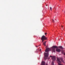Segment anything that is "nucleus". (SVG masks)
I'll use <instances>...</instances> for the list:
<instances>
[{"label": "nucleus", "instance_id": "nucleus-11", "mask_svg": "<svg viewBox=\"0 0 65 65\" xmlns=\"http://www.w3.org/2000/svg\"><path fill=\"white\" fill-rule=\"evenodd\" d=\"M52 65H54V62L53 61L52 62Z\"/></svg>", "mask_w": 65, "mask_h": 65}, {"label": "nucleus", "instance_id": "nucleus-20", "mask_svg": "<svg viewBox=\"0 0 65 65\" xmlns=\"http://www.w3.org/2000/svg\"><path fill=\"white\" fill-rule=\"evenodd\" d=\"M62 28H63V26H61Z\"/></svg>", "mask_w": 65, "mask_h": 65}, {"label": "nucleus", "instance_id": "nucleus-15", "mask_svg": "<svg viewBox=\"0 0 65 65\" xmlns=\"http://www.w3.org/2000/svg\"><path fill=\"white\" fill-rule=\"evenodd\" d=\"M50 57H52H52H53V56H50Z\"/></svg>", "mask_w": 65, "mask_h": 65}, {"label": "nucleus", "instance_id": "nucleus-16", "mask_svg": "<svg viewBox=\"0 0 65 65\" xmlns=\"http://www.w3.org/2000/svg\"><path fill=\"white\" fill-rule=\"evenodd\" d=\"M36 46V47H38V46Z\"/></svg>", "mask_w": 65, "mask_h": 65}, {"label": "nucleus", "instance_id": "nucleus-19", "mask_svg": "<svg viewBox=\"0 0 65 65\" xmlns=\"http://www.w3.org/2000/svg\"><path fill=\"white\" fill-rule=\"evenodd\" d=\"M41 49H40V51H41Z\"/></svg>", "mask_w": 65, "mask_h": 65}, {"label": "nucleus", "instance_id": "nucleus-2", "mask_svg": "<svg viewBox=\"0 0 65 65\" xmlns=\"http://www.w3.org/2000/svg\"><path fill=\"white\" fill-rule=\"evenodd\" d=\"M47 40V37H46L44 36H43L41 38V40H42V42H43L44 40Z\"/></svg>", "mask_w": 65, "mask_h": 65}, {"label": "nucleus", "instance_id": "nucleus-4", "mask_svg": "<svg viewBox=\"0 0 65 65\" xmlns=\"http://www.w3.org/2000/svg\"><path fill=\"white\" fill-rule=\"evenodd\" d=\"M49 53H46L45 52L44 53V59L45 60L46 59H47V58L46 57H47L48 56Z\"/></svg>", "mask_w": 65, "mask_h": 65}, {"label": "nucleus", "instance_id": "nucleus-6", "mask_svg": "<svg viewBox=\"0 0 65 65\" xmlns=\"http://www.w3.org/2000/svg\"><path fill=\"white\" fill-rule=\"evenodd\" d=\"M52 59L53 60V61H55L56 60V56H53L52 57Z\"/></svg>", "mask_w": 65, "mask_h": 65}, {"label": "nucleus", "instance_id": "nucleus-13", "mask_svg": "<svg viewBox=\"0 0 65 65\" xmlns=\"http://www.w3.org/2000/svg\"><path fill=\"white\" fill-rule=\"evenodd\" d=\"M52 7H50V9L51 10H52Z\"/></svg>", "mask_w": 65, "mask_h": 65}, {"label": "nucleus", "instance_id": "nucleus-22", "mask_svg": "<svg viewBox=\"0 0 65 65\" xmlns=\"http://www.w3.org/2000/svg\"><path fill=\"white\" fill-rule=\"evenodd\" d=\"M49 59H50V58H49Z\"/></svg>", "mask_w": 65, "mask_h": 65}, {"label": "nucleus", "instance_id": "nucleus-1", "mask_svg": "<svg viewBox=\"0 0 65 65\" xmlns=\"http://www.w3.org/2000/svg\"><path fill=\"white\" fill-rule=\"evenodd\" d=\"M56 59L57 60L58 62H59V63H61V61H60V60H61V62H64V61H63V58H61V57H56Z\"/></svg>", "mask_w": 65, "mask_h": 65}, {"label": "nucleus", "instance_id": "nucleus-7", "mask_svg": "<svg viewBox=\"0 0 65 65\" xmlns=\"http://www.w3.org/2000/svg\"><path fill=\"white\" fill-rule=\"evenodd\" d=\"M61 50L59 48H57L56 49V51L57 52H61Z\"/></svg>", "mask_w": 65, "mask_h": 65}, {"label": "nucleus", "instance_id": "nucleus-18", "mask_svg": "<svg viewBox=\"0 0 65 65\" xmlns=\"http://www.w3.org/2000/svg\"><path fill=\"white\" fill-rule=\"evenodd\" d=\"M46 65H48V64H47V63L46 64Z\"/></svg>", "mask_w": 65, "mask_h": 65}, {"label": "nucleus", "instance_id": "nucleus-5", "mask_svg": "<svg viewBox=\"0 0 65 65\" xmlns=\"http://www.w3.org/2000/svg\"><path fill=\"white\" fill-rule=\"evenodd\" d=\"M48 46H47L46 47V49L45 50V52H47V53H48V52H49L50 51H51V49H50V48H47Z\"/></svg>", "mask_w": 65, "mask_h": 65}, {"label": "nucleus", "instance_id": "nucleus-21", "mask_svg": "<svg viewBox=\"0 0 65 65\" xmlns=\"http://www.w3.org/2000/svg\"><path fill=\"white\" fill-rule=\"evenodd\" d=\"M46 6H47V5H46Z\"/></svg>", "mask_w": 65, "mask_h": 65}, {"label": "nucleus", "instance_id": "nucleus-12", "mask_svg": "<svg viewBox=\"0 0 65 65\" xmlns=\"http://www.w3.org/2000/svg\"><path fill=\"white\" fill-rule=\"evenodd\" d=\"M57 62L58 63V65H63V64H61V63H59V62H58V61H57Z\"/></svg>", "mask_w": 65, "mask_h": 65}, {"label": "nucleus", "instance_id": "nucleus-8", "mask_svg": "<svg viewBox=\"0 0 65 65\" xmlns=\"http://www.w3.org/2000/svg\"><path fill=\"white\" fill-rule=\"evenodd\" d=\"M45 65V62L43 61H42L41 63V65Z\"/></svg>", "mask_w": 65, "mask_h": 65}, {"label": "nucleus", "instance_id": "nucleus-17", "mask_svg": "<svg viewBox=\"0 0 65 65\" xmlns=\"http://www.w3.org/2000/svg\"><path fill=\"white\" fill-rule=\"evenodd\" d=\"M54 20L53 19V22H54Z\"/></svg>", "mask_w": 65, "mask_h": 65}, {"label": "nucleus", "instance_id": "nucleus-14", "mask_svg": "<svg viewBox=\"0 0 65 65\" xmlns=\"http://www.w3.org/2000/svg\"><path fill=\"white\" fill-rule=\"evenodd\" d=\"M47 34V33H45V35H46Z\"/></svg>", "mask_w": 65, "mask_h": 65}, {"label": "nucleus", "instance_id": "nucleus-9", "mask_svg": "<svg viewBox=\"0 0 65 65\" xmlns=\"http://www.w3.org/2000/svg\"><path fill=\"white\" fill-rule=\"evenodd\" d=\"M58 48H60V49H62V50H63V48L62 46H59L58 47Z\"/></svg>", "mask_w": 65, "mask_h": 65}, {"label": "nucleus", "instance_id": "nucleus-10", "mask_svg": "<svg viewBox=\"0 0 65 65\" xmlns=\"http://www.w3.org/2000/svg\"><path fill=\"white\" fill-rule=\"evenodd\" d=\"M46 42V41L44 42L43 43V44L44 46H46V45L45 44V43Z\"/></svg>", "mask_w": 65, "mask_h": 65}, {"label": "nucleus", "instance_id": "nucleus-3", "mask_svg": "<svg viewBox=\"0 0 65 65\" xmlns=\"http://www.w3.org/2000/svg\"><path fill=\"white\" fill-rule=\"evenodd\" d=\"M52 51L54 52V53H55V51H56V49L55 48H58V47L56 46H53L52 47Z\"/></svg>", "mask_w": 65, "mask_h": 65}]
</instances>
